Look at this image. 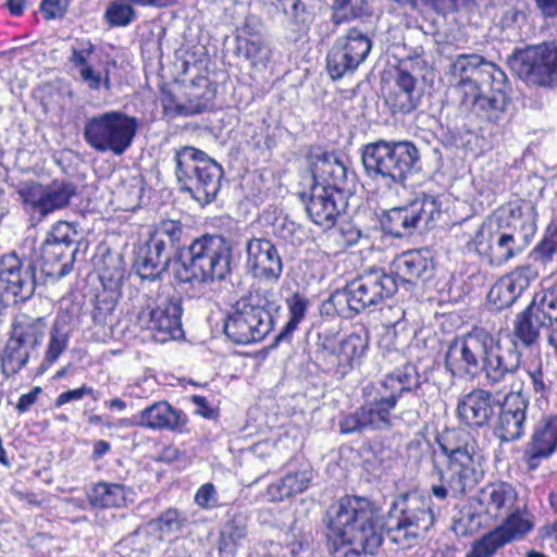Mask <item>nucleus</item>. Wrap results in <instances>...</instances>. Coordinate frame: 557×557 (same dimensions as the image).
<instances>
[{"mask_svg":"<svg viewBox=\"0 0 557 557\" xmlns=\"http://www.w3.org/2000/svg\"><path fill=\"white\" fill-rule=\"evenodd\" d=\"M506 544L503 535L494 529L472 544L467 557H492Z\"/></svg>","mask_w":557,"mask_h":557,"instance_id":"53","label":"nucleus"},{"mask_svg":"<svg viewBox=\"0 0 557 557\" xmlns=\"http://www.w3.org/2000/svg\"><path fill=\"white\" fill-rule=\"evenodd\" d=\"M366 175L372 181L392 188L405 186L419 170V149L407 140L379 139L360 148Z\"/></svg>","mask_w":557,"mask_h":557,"instance_id":"6","label":"nucleus"},{"mask_svg":"<svg viewBox=\"0 0 557 557\" xmlns=\"http://www.w3.org/2000/svg\"><path fill=\"white\" fill-rule=\"evenodd\" d=\"M445 367L454 376L483 374L487 386L498 387L519 371L521 354L515 345H502L490 332L475 327L450 342Z\"/></svg>","mask_w":557,"mask_h":557,"instance_id":"3","label":"nucleus"},{"mask_svg":"<svg viewBox=\"0 0 557 557\" xmlns=\"http://www.w3.org/2000/svg\"><path fill=\"white\" fill-rule=\"evenodd\" d=\"M469 246L493 267L503 265L522 250L512 233L494 227L492 223L482 224Z\"/></svg>","mask_w":557,"mask_h":557,"instance_id":"16","label":"nucleus"},{"mask_svg":"<svg viewBox=\"0 0 557 557\" xmlns=\"http://www.w3.org/2000/svg\"><path fill=\"white\" fill-rule=\"evenodd\" d=\"M358 67L354 58L335 40L326 57V70L330 77L333 81L341 79L345 75L352 74Z\"/></svg>","mask_w":557,"mask_h":557,"instance_id":"46","label":"nucleus"},{"mask_svg":"<svg viewBox=\"0 0 557 557\" xmlns=\"http://www.w3.org/2000/svg\"><path fill=\"white\" fill-rule=\"evenodd\" d=\"M289 534L293 540L289 542L292 546L290 552L297 554L304 548H308L311 542V535L309 532H305L304 525H299L298 521H294L289 529Z\"/></svg>","mask_w":557,"mask_h":557,"instance_id":"60","label":"nucleus"},{"mask_svg":"<svg viewBox=\"0 0 557 557\" xmlns=\"http://www.w3.org/2000/svg\"><path fill=\"white\" fill-rule=\"evenodd\" d=\"M336 41L342 46V49L354 58L359 66L372 50V41L369 36L355 27L350 28L346 35L338 37Z\"/></svg>","mask_w":557,"mask_h":557,"instance_id":"45","label":"nucleus"},{"mask_svg":"<svg viewBox=\"0 0 557 557\" xmlns=\"http://www.w3.org/2000/svg\"><path fill=\"white\" fill-rule=\"evenodd\" d=\"M348 191L325 189L311 185L310 196L306 201V211L310 220L324 230L332 228L348 205Z\"/></svg>","mask_w":557,"mask_h":557,"instance_id":"18","label":"nucleus"},{"mask_svg":"<svg viewBox=\"0 0 557 557\" xmlns=\"http://www.w3.org/2000/svg\"><path fill=\"white\" fill-rule=\"evenodd\" d=\"M337 240L345 247H352L358 244L362 233L361 231L350 223H343L336 231Z\"/></svg>","mask_w":557,"mask_h":557,"instance_id":"63","label":"nucleus"},{"mask_svg":"<svg viewBox=\"0 0 557 557\" xmlns=\"http://www.w3.org/2000/svg\"><path fill=\"white\" fill-rule=\"evenodd\" d=\"M315 356L325 372L333 373L339 379L345 377L355 368L337 344L336 337L330 332L318 334Z\"/></svg>","mask_w":557,"mask_h":557,"instance_id":"29","label":"nucleus"},{"mask_svg":"<svg viewBox=\"0 0 557 557\" xmlns=\"http://www.w3.org/2000/svg\"><path fill=\"white\" fill-rule=\"evenodd\" d=\"M508 62L511 70L527 84L557 87V40L517 49Z\"/></svg>","mask_w":557,"mask_h":557,"instance_id":"11","label":"nucleus"},{"mask_svg":"<svg viewBox=\"0 0 557 557\" xmlns=\"http://www.w3.org/2000/svg\"><path fill=\"white\" fill-rule=\"evenodd\" d=\"M88 394H92V387L85 384L78 388L67 389L58 395V397L54 400V407L60 408L67 403L81 400Z\"/></svg>","mask_w":557,"mask_h":557,"instance_id":"64","label":"nucleus"},{"mask_svg":"<svg viewBox=\"0 0 557 557\" xmlns=\"http://www.w3.org/2000/svg\"><path fill=\"white\" fill-rule=\"evenodd\" d=\"M498 401L492 392L474 388L458 400L457 417L471 429H482L488 425L495 416Z\"/></svg>","mask_w":557,"mask_h":557,"instance_id":"23","label":"nucleus"},{"mask_svg":"<svg viewBox=\"0 0 557 557\" xmlns=\"http://www.w3.org/2000/svg\"><path fill=\"white\" fill-rule=\"evenodd\" d=\"M47 331L48 322L45 317L22 313L15 317L10 336L32 350H36L41 345Z\"/></svg>","mask_w":557,"mask_h":557,"instance_id":"32","label":"nucleus"},{"mask_svg":"<svg viewBox=\"0 0 557 557\" xmlns=\"http://www.w3.org/2000/svg\"><path fill=\"white\" fill-rule=\"evenodd\" d=\"M273 4L286 16L294 30H307L312 23L313 15L301 0H274Z\"/></svg>","mask_w":557,"mask_h":557,"instance_id":"42","label":"nucleus"},{"mask_svg":"<svg viewBox=\"0 0 557 557\" xmlns=\"http://www.w3.org/2000/svg\"><path fill=\"white\" fill-rule=\"evenodd\" d=\"M173 258L170 249L162 242L148 239L135 253L134 268L141 280H161L169 271Z\"/></svg>","mask_w":557,"mask_h":557,"instance_id":"26","label":"nucleus"},{"mask_svg":"<svg viewBox=\"0 0 557 557\" xmlns=\"http://www.w3.org/2000/svg\"><path fill=\"white\" fill-rule=\"evenodd\" d=\"M182 411L168 401H156L137 416V424L151 430H176L182 422Z\"/></svg>","mask_w":557,"mask_h":557,"instance_id":"31","label":"nucleus"},{"mask_svg":"<svg viewBox=\"0 0 557 557\" xmlns=\"http://www.w3.org/2000/svg\"><path fill=\"white\" fill-rule=\"evenodd\" d=\"M349 283L361 311L391 298L398 289L396 277L380 268L367 270Z\"/></svg>","mask_w":557,"mask_h":557,"instance_id":"19","label":"nucleus"},{"mask_svg":"<svg viewBox=\"0 0 557 557\" xmlns=\"http://www.w3.org/2000/svg\"><path fill=\"white\" fill-rule=\"evenodd\" d=\"M182 313L181 297H160L156 302L140 307L136 322L139 327L149 330L156 342L163 344L184 337Z\"/></svg>","mask_w":557,"mask_h":557,"instance_id":"12","label":"nucleus"},{"mask_svg":"<svg viewBox=\"0 0 557 557\" xmlns=\"http://www.w3.org/2000/svg\"><path fill=\"white\" fill-rule=\"evenodd\" d=\"M440 214L436 198L422 194L407 207L389 209L382 220V226L393 237L401 238L413 234L421 223L428 226Z\"/></svg>","mask_w":557,"mask_h":557,"instance_id":"14","label":"nucleus"},{"mask_svg":"<svg viewBox=\"0 0 557 557\" xmlns=\"http://www.w3.org/2000/svg\"><path fill=\"white\" fill-rule=\"evenodd\" d=\"M69 339V331L61 326L59 321H55L50 331L49 343L45 352V361L49 364L54 363L67 348Z\"/></svg>","mask_w":557,"mask_h":557,"instance_id":"52","label":"nucleus"},{"mask_svg":"<svg viewBox=\"0 0 557 557\" xmlns=\"http://www.w3.org/2000/svg\"><path fill=\"white\" fill-rule=\"evenodd\" d=\"M431 499L416 492L399 495L391 505L385 523L379 507L367 497L346 495L325 512L326 546L332 557L374 555L386 535L400 549L418 545L432 528Z\"/></svg>","mask_w":557,"mask_h":557,"instance_id":"1","label":"nucleus"},{"mask_svg":"<svg viewBox=\"0 0 557 557\" xmlns=\"http://www.w3.org/2000/svg\"><path fill=\"white\" fill-rule=\"evenodd\" d=\"M432 473L437 475L440 483L432 485L431 493L440 500H445L449 496L455 499L461 498L476 486V483L472 481H457L454 472L447 469L445 471L442 466H436Z\"/></svg>","mask_w":557,"mask_h":557,"instance_id":"37","label":"nucleus"},{"mask_svg":"<svg viewBox=\"0 0 557 557\" xmlns=\"http://www.w3.org/2000/svg\"><path fill=\"white\" fill-rule=\"evenodd\" d=\"M313 479V470L307 466L299 470L288 471L277 483L269 487L273 498L283 500L304 493Z\"/></svg>","mask_w":557,"mask_h":557,"instance_id":"35","label":"nucleus"},{"mask_svg":"<svg viewBox=\"0 0 557 557\" xmlns=\"http://www.w3.org/2000/svg\"><path fill=\"white\" fill-rule=\"evenodd\" d=\"M529 400L520 392H509L498 401L494 431L502 442L520 440L524 434Z\"/></svg>","mask_w":557,"mask_h":557,"instance_id":"21","label":"nucleus"},{"mask_svg":"<svg viewBox=\"0 0 557 557\" xmlns=\"http://www.w3.org/2000/svg\"><path fill=\"white\" fill-rule=\"evenodd\" d=\"M429 379L421 375L414 363L407 362L387 374L376 384L363 388L364 403L355 411L344 414L338 422L345 435L363 434L368 431H388L394 426L393 411L404 394L413 393Z\"/></svg>","mask_w":557,"mask_h":557,"instance_id":"4","label":"nucleus"},{"mask_svg":"<svg viewBox=\"0 0 557 557\" xmlns=\"http://www.w3.org/2000/svg\"><path fill=\"white\" fill-rule=\"evenodd\" d=\"M138 120L121 110H110L88 117L83 128L85 143L99 153L123 156L133 145Z\"/></svg>","mask_w":557,"mask_h":557,"instance_id":"9","label":"nucleus"},{"mask_svg":"<svg viewBox=\"0 0 557 557\" xmlns=\"http://www.w3.org/2000/svg\"><path fill=\"white\" fill-rule=\"evenodd\" d=\"M77 236V231L69 222L58 221L48 232L45 242L79 248Z\"/></svg>","mask_w":557,"mask_h":557,"instance_id":"54","label":"nucleus"},{"mask_svg":"<svg viewBox=\"0 0 557 557\" xmlns=\"http://www.w3.org/2000/svg\"><path fill=\"white\" fill-rule=\"evenodd\" d=\"M456 81L459 110L470 121L498 124L510 103L507 75L495 63L476 53H460L448 70Z\"/></svg>","mask_w":557,"mask_h":557,"instance_id":"2","label":"nucleus"},{"mask_svg":"<svg viewBox=\"0 0 557 557\" xmlns=\"http://www.w3.org/2000/svg\"><path fill=\"white\" fill-rule=\"evenodd\" d=\"M534 304H530L522 312L517 314L513 322V330L509 343L506 345H515L519 354L522 355L519 345L530 348L537 344L540 338V329L548 327L542 319H536Z\"/></svg>","mask_w":557,"mask_h":557,"instance_id":"30","label":"nucleus"},{"mask_svg":"<svg viewBox=\"0 0 557 557\" xmlns=\"http://www.w3.org/2000/svg\"><path fill=\"white\" fill-rule=\"evenodd\" d=\"M557 451V414L542 417L532 429L522 460L528 469L535 470L543 460Z\"/></svg>","mask_w":557,"mask_h":557,"instance_id":"22","label":"nucleus"},{"mask_svg":"<svg viewBox=\"0 0 557 557\" xmlns=\"http://www.w3.org/2000/svg\"><path fill=\"white\" fill-rule=\"evenodd\" d=\"M557 252V226L548 227L544 238L536 245L532 251L534 260L546 264L553 259L554 253Z\"/></svg>","mask_w":557,"mask_h":557,"instance_id":"57","label":"nucleus"},{"mask_svg":"<svg viewBox=\"0 0 557 557\" xmlns=\"http://www.w3.org/2000/svg\"><path fill=\"white\" fill-rule=\"evenodd\" d=\"M536 311V319H542L550 327L548 344L553 347L557 358V288L544 293L539 304L533 301Z\"/></svg>","mask_w":557,"mask_h":557,"instance_id":"41","label":"nucleus"},{"mask_svg":"<svg viewBox=\"0 0 557 557\" xmlns=\"http://www.w3.org/2000/svg\"><path fill=\"white\" fill-rule=\"evenodd\" d=\"M417 85V78L403 65L397 69L394 86L385 98L393 115L408 114L417 109L422 95Z\"/></svg>","mask_w":557,"mask_h":557,"instance_id":"27","label":"nucleus"},{"mask_svg":"<svg viewBox=\"0 0 557 557\" xmlns=\"http://www.w3.org/2000/svg\"><path fill=\"white\" fill-rule=\"evenodd\" d=\"M312 174V185L325 189L346 190L348 169L335 151H325L320 147L310 148L307 156Z\"/></svg>","mask_w":557,"mask_h":557,"instance_id":"20","label":"nucleus"},{"mask_svg":"<svg viewBox=\"0 0 557 557\" xmlns=\"http://www.w3.org/2000/svg\"><path fill=\"white\" fill-rule=\"evenodd\" d=\"M536 277L537 271L532 265L517 267L493 285L487 298L497 310L509 308Z\"/></svg>","mask_w":557,"mask_h":557,"instance_id":"24","label":"nucleus"},{"mask_svg":"<svg viewBox=\"0 0 557 557\" xmlns=\"http://www.w3.org/2000/svg\"><path fill=\"white\" fill-rule=\"evenodd\" d=\"M248 535L247 518L233 515L222 527L216 542L219 557H235Z\"/></svg>","mask_w":557,"mask_h":557,"instance_id":"33","label":"nucleus"},{"mask_svg":"<svg viewBox=\"0 0 557 557\" xmlns=\"http://www.w3.org/2000/svg\"><path fill=\"white\" fill-rule=\"evenodd\" d=\"M479 503L488 517L500 519L523 502L519 499L518 492L510 483L498 481L481 488Z\"/></svg>","mask_w":557,"mask_h":557,"instance_id":"28","label":"nucleus"},{"mask_svg":"<svg viewBox=\"0 0 557 557\" xmlns=\"http://www.w3.org/2000/svg\"><path fill=\"white\" fill-rule=\"evenodd\" d=\"M16 193L32 212V220L37 219L39 222L53 211L66 207L75 194V186L63 180H54L47 185L28 180L18 183Z\"/></svg>","mask_w":557,"mask_h":557,"instance_id":"13","label":"nucleus"},{"mask_svg":"<svg viewBox=\"0 0 557 557\" xmlns=\"http://www.w3.org/2000/svg\"><path fill=\"white\" fill-rule=\"evenodd\" d=\"M104 17L111 26H126L134 20L135 11L124 0H116L107 8Z\"/></svg>","mask_w":557,"mask_h":557,"instance_id":"55","label":"nucleus"},{"mask_svg":"<svg viewBox=\"0 0 557 557\" xmlns=\"http://www.w3.org/2000/svg\"><path fill=\"white\" fill-rule=\"evenodd\" d=\"M162 106L164 109V112L170 117H175L177 115H195L202 113L205 110H207L208 104L203 101H194L189 100L188 103L182 104V103H175L172 96H169L162 100Z\"/></svg>","mask_w":557,"mask_h":557,"instance_id":"56","label":"nucleus"},{"mask_svg":"<svg viewBox=\"0 0 557 557\" xmlns=\"http://www.w3.org/2000/svg\"><path fill=\"white\" fill-rule=\"evenodd\" d=\"M408 459L418 467L431 465L432 469L441 466L433 444L422 435H417L407 444Z\"/></svg>","mask_w":557,"mask_h":557,"instance_id":"47","label":"nucleus"},{"mask_svg":"<svg viewBox=\"0 0 557 557\" xmlns=\"http://www.w3.org/2000/svg\"><path fill=\"white\" fill-rule=\"evenodd\" d=\"M285 304L289 318L280 333L275 335L273 346L283 342H290L294 332L307 314L310 301L305 295L296 292L285 299Z\"/></svg>","mask_w":557,"mask_h":557,"instance_id":"38","label":"nucleus"},{"mask_svg":"<svg viewBox=\"0 0 557 557\" xmlns=\"http://www.w3.org/2000/svg\"><path fill=\"white\" fill-rule=\"evenodd\" d=\"M194 500L200 508L206 510L221 506L216 488L210 482L202 484L197 490Z\"/></svg>","mask_w":557,"mask_h":557,"instance_id":"59","label":"nucleus"},{"mask_svg":"<svg viewBox=\"0 0 557 557\" xmlns=\"http://www.w3.org/2000/svg\"><path fill=\"white\" fill-rule=\"evenodd\" d=\"M183 235V226L181 222L166 220L162 221L153 234L150 236V239L162 242L164 244L165 249H176L175 259H177V253L181 248L177 245L181 242Z\"/></svg>","mask_w":557,"mask_h":557,"instance_id":"51","label":"nucleus"},{"mask_svg":"<svg viewBox=\"0 0 557 557\" xmlns=\"http://www.w3.org/2000/svg\"><path fill=\"white\" fill-rule=\"evenodd\" d=\"M396 283L418 284L426 282L434 275V263L429 251L408 250L397 256L391 263V273Z\"/></svg>","mask_w":557,"mask_h":557,"instance_id":"25","label":"nucleus"},{"mask_svg":"<svg viewBox=\"0 0 557 557\" xmlns=\"http://www.w3.org/2000/svg\"><path fill=\"white\" fill-rule=\"evenodd\" d=\"M436 442L446 458V469L454 472L457 481L479 483L483 456L478 441L460 429L445 430L437 435Z\"/></svg>","mask_w":557,"mask_h":557,"instance_id":"10","label":"nucleus"},{"mask_svg":"<svg viewBox=\"0 0 557 557\" xmlns=\"http://www.w3.org/2000/svg\"><path fill=\"white\" fill-rule=\"evenodd\" d=\"M175 176L182 193L201 207L213 202L221 189L223 166L205 151L193 146L175 150Z\"/></svg>","mask_w":557,"mask_h":557,"instance_id":"8","label":"nucleus"},{"mask_svg":"<svg viewBox=\"0 0 557 557\" xmlns=\"http://www.w3.org/2000/svg\"><path fill=\"white\" fill-rule=\"evenodd\" d=\"M411 8L416 9L418 7L419 0H407ZM424 4L431 7V9L442 15L447 17L451 13L461 14L468 18V14L472 12L475 7V0H421Z\"/></svg>","mask_w":557,"mask_h":557,"instance_id":"49","label":"nucleus"},{"mask_svg":"<svg viewBox=\"0 0 557 557\" xmlns=\"http://www.w3.org/2000/svg\"><path fill=\"white\" fill-rule=\"evenodd\" d=\"M78 250L79 248L71 245L62 246L44 240L40 247V256L45 264L60 263L57 275L63 277L72 272Z\"/></svg>","mask_w":557,"mask_h":557,"instance_id":"39","label":"nucleus"},{"mask_svg":"<svg viewBox=\"0 0 557 557\" xmlns=\"http://www.w3.org/2000/svg\"><path fill=\"white\" fill-rule=\"evenodd\" d=\"M159 541L158 535L140 527L116 544V552L122 557H148Z\"/></svg>","mask_w":557,"mask_h":557,"instance_id":"36","label":"nucleus"},{"mask_svg":"<svg viewBox=\"0 0 557 557\" xmlns=\"http://www.w3.org/2000/svg\"><path fill=\"white\" fill-rule=\"evenodd\" d=\"M103 263H110L111 267H103L99 269L100 280L103 283H109L110 287L119 286L124 278V270L121 265V259L110 256L103 260Z\"/></svg>","mask_w":557,"mask_h":557,"instance_id":"58","label":"nucleus"},{"mask_svg":"<svg viewBox=\"0 0 557 557\" xmlns=\"http://www.w3.org/2000/svg\"><path fill=\"white\" fill-rule=\"evenodd\" d=\"M69 0H42L40 11L46 20L62 18L67 12Z\"/></svg>","mask_w":557,"mask_h":557,"instance_id":"61","label":"nucleus"},{"mask_svg":"<svg viewBox=\"0 0 557 557\" xmlns=\"http://www.w3.org/2000/svg\"><path fill=\"white\" fill-rule=\"evenodd\" d=\"M32 351L30 348L14 341V338L10 336L1 356L2 372L7 376L18 373L29 361Z\"/></svg>","mask_w":557,"mask_h":557,"instance_id":"43","label":"nucleus"},{"mask_svg":"<svg viewBox=\"0 0 557 557\" xmlns=\"http://www.w3.org/2000/svg\"><path fill=\"white\" fill-rule=\"evenodd\" d=\"M332 306L337 315L350 318L361 312L360 305L354 295L350 283L344 288L333 292L326 300V307Z\"/></svg>","mask_w":557,"mask_h":557,"instance_id":"48","label":"nucleus"},{"mask_svg":"<svg viewBox=\"0 0 557 557\" xmlns=\"http://www.w3.org/2000/svg\"><path fill=\"white\" fill-rule=\"evenodd\" d=\"M88 499L94 507H122L126 504V486L120 483L100 481L88 493Z\"/></svg>","mask_w":557,"mask_h":557,"instance_id":"40","label":"nucleus"},{"mask_svg":"<svg viewBox=\"0 0 557 557\" xmlns=\"http://www.w3.org/2000/svg\"><path fill=\"white\" fill-rule=\"evenodd\" d=\"M233 246L221 235H202L180 249L174 276L181 283L223 281L232 271Z\"/></svg>","mask_w":557,"mask_h":557,"instance_id":"5","label":"nucleus"},{"mask_svg":"<svg viewBox=\"0 0 557 557\" xmlns=\"http://www.w3.org/2000/svg\"><path fill=\"white\" fill-rule=\"evenodd\" d=\"M337 344L352 364L357 367L360 366L369 348V334L366 330L352 332L345 338L337 341Z\"/></svg>","mask_w":557,"mask_h":557,"instance_id":"50","label":"nucleus"},{"mask_svg":"<svg viewBox=\"0 0 557 557\" xmlns=\"http://www.w3.org/2000/svg\"><path fill=\"white\" fill-rule=\"evenodd\" d=\"M236 53L248 60L253 67H267L272 58V50L261 38L237 40Z\"/></svg>","mask_w":557,"mask_h":557,"instance_id":"44","label":"nucleus"},{"mask_svg":"<svg viewBox=\"0 0 557 557\" xmlns=\"http://www.w3.org/2000/svg\"><path fill=\"white\" fill-rule=\"evenodd\" d=\"M500 519H503V523L495 529L503 535L507 544L522 539L534 527L532 515L528 512L524 503L504 515Z\"/></svg>","mask_w":557,"mask_h":557,"instance_id":"34","label":"nucleus"},{"mask_svg":"<svg viewBox=\"0 0 557 557\" xmlns=\"http://www.w3.org/2000/svg\"><path fill=\"white\" fill-rule=\"evenodd\" d=\"M246 269L252 277L275 284L283 273V261L277 247L264 237H252L246 242Z\"/></svg>","mask_w":557,"mask_h":557,"instance_id":"17","label":"nucleus"},{"mask_svg":"<svg viewBox=\"0 0 557 557\" xmlns=\"http://www.w3.org/2000/svg\"><path fill=\"white\" fill-rule=\"evenodd\" d=\"M97 58V48L90 40H75L71 46L69 63L71 69L78 74L79 81L91 91H98L102 87L109 91L111 73L109 65H115V61L100 62Z\"/></svg>","mask_w":557,"mask_h":557,"instance_id":"15","label":"nucleus"},{"mask_svg":"<svg viewBox=\"0 0 557 557\" xmlns=\"http://www.w3.org/2000/svg\"><path fill=\"white\" fill-rule=\"evenodd\" d=\"M184 519L176 509H168L158 519L159 529L162 532L171 533L182 529Z\"/></svg>","mask_w":557,"mask_h":557,"instance_id":"62","label":"nucleus"},{"mask_svg":"<svg viewBox=\"0 0 557 557\" xmlns=\"http://www.w3.org/2000/svg\"><path fill=\"white\" fill-rule=\"evenodd\" d=\"M281 305L271 289L257 288L239 299L224 322V333L237 345L262 341L273 329Z\"/></svg>","mask_w":557,"mask_h":557,"instance_id":"7","label":"nucleus"}]
</instances>
